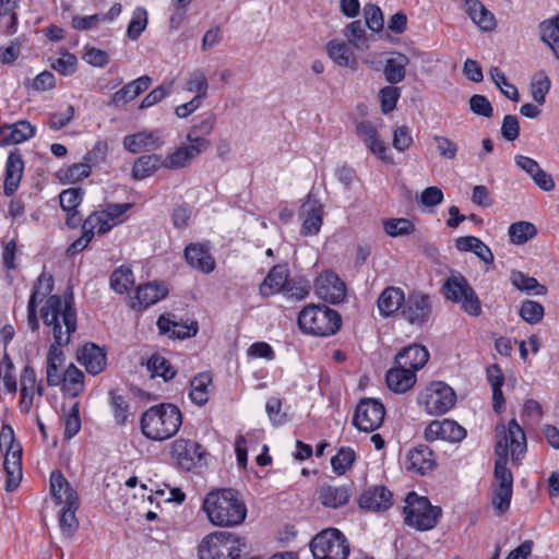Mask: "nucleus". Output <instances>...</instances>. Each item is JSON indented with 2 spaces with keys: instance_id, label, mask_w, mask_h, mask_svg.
I'll use <instances>...</instances> for the list:
<instances>
[{
  "instance_id": "nucleus-1",
  "label": "nucleus",
  "mask_w": 559,
  "mask_h": 559,
  "mask_svg": "<svg viewBox=\"0 0 559 559\" xmlns=\"http://www.w3.org/2000/svg\"><path fill=\"white\" fill-rule=\"evenodd\" d=\"M497 443L495 447V469L493 476L496 485H506L513 487V475L508 468L509 449L511 450L512 461H520L526 451V438L524 430L518 424L516 419H511L506 427L503 424L496 426Z\"/></svg>"
},
{
  "instance_id": "nucleus-2",
  "label": "nucleus",
  "mask_w": 559,
  "mask_h": 559,
  "mask_svg": "<svg viewBox=\"0 0 559 559\" xmlns=\"http://www.w3.org/2000/svg\"><path fill=\"white\" fill-rule=\"evenodd\" d=\"M202 509L215 526H237L247 518V506L239 492L233 488H216L207 492Z\"/></svg>"
},
{
  "instance_id": "nucleus-3",
  "label": "nucleus",
  "mask_w": 559,
  "mask_h": 559,
  "mask_svg": "<svg viewBox=\"0 0 559 559\" xmlns=\"http://www.w3.org/2000/svg\"><path fill=\"white\" fill-rule=\"evenodd\" d=\"M182 424L178 406L162 403L146 409L140 419L142 433L150 440L163 441L175 436Z\"/></svg>"
},
{
  "instance_id": "nucleus-4",
  "label": "nucleus",
  "mask_w": 559,
  "mask_h": 559,
  "mask_svg": "<svg viewBox=\"0 0 559 559\" xmlns=\"http://www.w3.org/2000/svg\"><path fill=\"white\" fill-rule=\"evenodd\" d=\"M247 545L243 537L226 531L206 535L198 547L200 559H240Z\"/></svg>"
},
{
  "instance_id": "nucleus-5",
  "label": "nucleus",
  "mask_w": 559,
  "mask_h": 559,
  "mask_svg": "<svg viewBox=\"0 0 559 559\" xmlns=\"http://www.w3.org/2000/svg\"><path fill=\"white\" fill-rule=\"evenodd\" d=\"M299 329L316 336L334 335L342 326V317L325 305H309L298 314Z\"/></svg>"
},
{
  "instance_id": "nucleus-6",
  "label": "nucleus",
  "mask_w": 559,
  "mask_h": 559,
  "mask_svg": "<svg viewBox=\"0 0 559 559\" xmlns=\"http://www.w3.org/2000/svg\"><path fill=\"white\" fill-rule=\"evenodd\" d=\"M403 514L404 523L407 526L424 532L437 526L442 515V509L438 506H432L427 497L411 491L405 497Z\"/></svg>"
},
{
  "instance_id": "nucleus-7",
  "label": "nucleus",
  "mask_w": 559,
  "mask_h": 559,
  "mask_svg": "<svg viewBox=\"0 0 559 559\" xmlns=\"http://www.w3.org/2000/svg\"><path fill=\"white\" fill-rule=\"evenodd\" d=\"M313 559H346L349 555V543L337 528H326L317 534L310 542Z\"/></svg>"
},
{
  "instance_id": "nucleus-8",
  "label": "nucleus",
  "mask_w": 559,
  "mask_h": 559,
  "mask_svg": "<svg viewBox=\"0 0 559 559\" xmlns=\"http://www.w3.org/2000/svg\"><path fill=\"white\" fill-rule=\"evenodd\" d=\"M418 404L424 405L430 415H442L451 409L456 402L454 390L443 381H433L418 394Z\"/></svg>"
},
{
  "instance_id": "nucleus-9",
  "label": "nucleus",
  "mask_w": 559,
  "mask_h": 559,
  "mask_svg": "<svg viewBox=\"0 0 559 559\" xmlns=\"http://www.w3.org/2000/svg\"><path fill=\"white\" fill-rule=\"evenodd\" d=\"M385 416L384 405L380 400L362 397L356 406L353 425L364 432H372L381 427Z\"/></svg>"
},
{
  "instance_id": "nucleus-10",
  "label": "nucleus",
  "mask_w": 559,
  "mask_h": 559,
  "mask_svg": "<svg viewBox=\"0 0 559 559\" xmlns=\"http://www.w3.org/2000/svg\"><path fill=\"white\" fill-rule=\"evenodd\" d=\"M170 453L177 465L185 471L202 467L207 454L199 442L185 438L174 441Z\"/></svg>"
},
{
  "instance_id": "nucleus-11",
  "label": "nucleus",
  "mask_w": 559,
  "mask_h": 559,
  "mask_svg": "<svg viewBox=\"0 0 559 559\" xmlns=\"http://www.w3.org/2000/svg\"><path fill=\"white\" fill-rule=\"evenodd\" d=\"M314 292L322 300L337 305L346 296V286L336 273L325 271L316 278Z\"/></svg>"
},
{
  "instance_id": "nucleus-12",
  "label": "nucleus",
  "mask_w": 559,
  "mask_h": 559,
  "mask_svg": "<svg viewBox=\"0 0 559 559\" xmlns=\"http://www.w3.org/2000/svg\"><path fill=\"white\" fill-rule=\"evenodd\" d=\"M431 314L429 296L420 293H413L405 299L402 317L413 325L423 326Z\"/></svg>"
},
{
  "instance_id": "nucleus-13",
  "label": "nucleus",
  "mask_w": 559,
  "mask_h": 559,
  "mask_svg": "<svg viewBox=\"0 0 559 559\" xmlns=\"http://www.w3.org/2000/svg\"><path fill=\"white\" fill-rule=\"evenodd\" d=\"M300 216L304 217L301 235L313 236L320 231L323 223V206L319 199L310 192L301 205Z\"/></svg>"
},
{
  "instance_id": "nucleus-14",
  "label": "nucleus",
  "mask_w": 559,
  "mask_h": 559,
  "mask_svg": "<svg viewBox=\"0 0 559 559\" xmlns=\"http://www.w3.org/2000/svg\"><path fill=\"white\" fill-rule=\"evenodd\" d=\"M425 437L429 441L442 439L460 442L466 437V430L452 419L433 420L425 429Z\"/></svg>"
},
{
  "instance_id": "nucleus-15",
  "label": "nucleus",
  "mask_w": 559,
  "mask_h": 559,
  "mask_svg": "<svg viewBox=\"0 0 559 559\" xmlns=\"http://www.w3.org/2000/svg\"><path fill=\"white\" fill-rule=\"evenodd\" d=\"M358 504L368 511H386L393 504V495L385 486H371L360 495Z\"/></svg>"
},
{
  "instance_id": "nucleus-16",
  "label": "nucleus",
  "mask_w": 559,
  "mask_h": 559,
  "mask_svg": "<svg viewBox=\"0 0 559 559\" xmlns=\"http://www.w3.org/2000/svg\"><path fill=\"white\" fill-rule=\"evenodd\" d=\"M76 360L85 367L90 374L96 376L106 367L107 353L104 347L88 342L78 349Z\"/></svg>"
},
{
  "instance_id": "nucleus-17",
  "label": "nucleus",
  "mask_w": 559,
  "mask_h": 559,
  "mask_svg": "<svg viewBox=\"0 0 559 559\" xmlns=\"http://www.w3.org/2000/svg\"><path fill=\"white\" fill-rule=\"evenodd\" d=\"M3 467L7 473L5 490L14 491L22 480V447L20 443L8 447Z\"/></svg>"
},
{
  "instance_id": "nucleus-18",
  "label": "nucleus",
  "mask_w": 559,
  "mask_h": 559,
  "mask_svg": "<svg viewBox=\"0 0 559 559\" xmlns=\"http://www.w3.org/2000/svg\"><path fill=\"white\" fill-rule=\"evenodd\" d=\"M24 171V162L19 148L10 151L5 164L3 192L7 197L15 193Z\"/></svg>"
},
{
  "instance_id": "nucleus-19",
  "label": "nucleus",
  "mask_w": 559,
  "mask_h": 559,
  "mask_svg": "<svg viewBox=\"0 0 559 559\" xmlns=\"http://www.w3.org/2000/svg\"><path fill=\"white\" fill-rule=\"evenodd\" d=\"M429 357V352L424 345L412 344L397 353L395 362L400 367L413 370L416 373V371L425 367Z\"/></svg>"
},
{
  "instance_id": "nucleus-20",
  "label": "nucleus",
  "mask_w": 559,
  "mask_h": 559,
  "mask_svg": "<svg viewBox=\"0 0 559 559\" xmlns=\"http://www.w3.org/2000/svg\"><path fill=\"white\" fill-rule=\"evenodd\" d=\"M35 127L27 120L0 127V145L19 144L35 135Z\"/></svg>"
},
{
  "instance_id": "nucleus-21",
  "label": "nucleus",
  "mask_w": 559,
  "mask_h": 559,
  "mask_svg": "<svg viewBox=\"0 0 559 559\" xmlns=\"http://www.w3.org/2000/svg\"><path fill=\"white\" fill-rule=\"evenodd\" d=\"M352 495L350 485H323L318 491V499L325 508L338 509L347 504Z\"/></svg>"
},
{
  "instance_id": "nucleus-22",
  "label": "nucleus",
  "mask_w": 559,
  "mask_h": 559,
  "mask_svg": "<svg viewBox=\"0 0 559 559\" xmlns=\"http://www.w3.org/2000/svg\"><path fill=\"white\" fill-rule=\"evenodd\" d=\"M289 280V271L285 264L274 265L260 285V294L269 297L276 293H283Z\"/></svg>"
},
{
  "instance_id": "nucleus-23",
  "label": "nucleus",
  "mask_w": 559,
  "mask_h": 559,
  "mask_svg": "<svg viewBox=\"0 0 559 559\" xmlns=\"http://www.w3.org/2000/svg\"><path fill=\"white\" fill-rule=\"evenodd\" d=\"M357 134L364 141L366 146L379 158L385 162H392V158L386 156L388 147L379 140L378 131L371 121H361L356 127Z\"/></svg>"
},
{
  "instance_id": "nucleus-24",
  "label": "nucleus",
  "mask_w": 559,
  "mask_h": 559,
  "mask_svg": "<svg viewBox=\"0 0 559 559\" xmlns=\"http://www.w3.org/2000/svg\"><path fill=\"white\" fill-rule=\"evenodd\" d=\"M152 84V78L150 75H142L121 87L119 91L112 94L109 105L116 107L124 105L140 94L145 92Z\"/></svg>"
},
{
  "instance_id": "nucleus-25",
  "label": "nucleus",
  "mask_w": 559,
  "mask_h": 559,
  "mask_svg": "<svg viewBox=\"0 0 559 559\" xmlns=\"http://www.w3.org/2000/svg\"><path fill=\"white\" fill-rule=\"evenodd\" d=\"M407 469L415 471L420 475L433 469L436 466L435 454L426 444H419L407 454Z\"/></svg>"
},
{
  "instance_id": "nucleus-26",
  "label": "nucleus",
  "mask_w": 559,
  "mask_h": 559,
  "mask_svg": "<svg viewBox=\"0 0 559 559\" xmlns=\"http://www.w3.org/2000/svg\"><path fill=\"white\" fill-rule=\"evenodd\" d=\"M185 258L187 263L202 271L211 273L215 269V260L212 254L200 243H190L185 249Z\"/></svg>"
},
{
  "instance_id": "nucleus-27",
  "label": "nucleus",
  "mask_w": 559,
  "mask_h": 559,
  "mask_svg": "<svg viewBox=\"0 0 559 559\" xmlns=\"http://www.w3.org/2000/svg\"><path fill=\"white\" fill-rule=\"evenodd\" d=\"M405 302L404 292L394 286H389L380 294L377 305L380 314L383 318H389L395 314Z\"/></svg>"
},
{
  "instance_id": "nucleus-28",
  "label": "nucleus",
  "mask_w": 559,
  "mask_h": 559,
  "mask_svg": "<svg viewBox=\"0 0 559 559\" xmlns=\"http://www.w3.org/2000/svg\"><path fill=\"white\" fill-rule=\"evenodd\" d=\"M417 377L413 370L405 369L399 365L386 371L385 382L388 388L394 393H405L416 383Z\"/></svg>"
},
{
  "instance_id": "nucleus-29",
  "label": "nucleus",
  "mask_w": 559,
  "mask_h": 559,
  "mask_svg": "<svg viewBox=\"0 0 559 559\" xmlns=\"http://www.w3.org/2000/svg\"><path fill=\"white\" fill-rule=\"evenodd\" d=\"M157 328L162 334H169L173 338L185 340L194 336L198 333L199 325L197 321L190 324L176 322L164 314L157 319Z\"/></svg>"
},
{
  "instance_id": "nucleus-30",
  "label": "nucleus",
  "mask_w": 559,
  "mask_h": 559,
  "mask_svg": "<svg viewBox=\"0 0 559 559\" xmlns=\"http://www.w3.org/2000/svg\"><path fill=\"white\" fill-rule=\"evenodd\" d=\"M122 143L128 152L136 154L141 151L155 150L159 147L163 142L159 136H157L156 132H138L124 136Z\"/></svg>"
},
{
  "instance_id": "nucleus-31",
  "label": "nucleus",
  "mask_w": 559,
  "mask_h": 559,
  "mask_svg": "<svg viewBox=\"0 0 559 559\" xmlns=\"http://www.w3.org/2000/svg\"><path fill=\"white\" fill-rule=\"evenodd\" d=\"M168 295L165 283L148 282L140 285L135 292V299L141 308L145 309Z\"/></svg>"
},
{
  "instance_id": "nucleus-32",
  "label": "nucleus",
  "mask_w": 559,
  "mask_h": 559,
  "mask_svg": "<svg viewBox=\"0 0 559 559\" xmlns=\"http://www.w3.org/2000/svg\"><path fill=\"white\" fill-rule=\"evenodd\" d=\"M464 10L483 31H491L496 26L493 14L479 0H464Z\"/></svg>"
},
{
  "instance_id": "nucleus-33",
  "label": "nucleus",
  "mask_w": 559,
  "mask_h": 559,
  "mask_svg": "<svg viewBox=\"0 0 559 559\" xmlns=\"http://www.w3.org/2000/svg\"><path fill=\"white\" fill-rule=\"evenodd\" d=\"M213 377L209 371L200 372L190 381L189 396L198 406H203L210 399V386L212 385Z\"/></svg>"
},
{
  "instance_id": "nucleus-34",
  "label": "nucleus",
  "mask_w": 559,
  "mask_h": 559,
  "mask_svg": "<svg viewBox=\"0 0 559 559\" xmlns=\"http://www.w3.org/2000/svg\"><path fill=\"white\" fill-rule=\"evenodd\" d=\"M510 282L512 286L527 295L545 296L548 292L547 287L540 284L535 277L528 276L525 273L511 270Z\"/></svg>"
},
{
  "instance_id": "nucleus-35",
  "label": "nucleus",
  "mask_w": 559,
  "mask_h": 559,
  "mask_svg": "<svg viewBox=\"0 0 559 559\" xmlns=\"http://www.w3.org/2000/svg\"><path fill=\"white\" fill-rule=\"evenodd\" d=\"M329 57L341 67L355 69L357 59L349 45L336 39L330 40L326 45Z\"/></svg>"
},
{
  "instance_id": "nucleus-36",
  "label": "nucleus",
  "mask_w": 559,
  "mask_h": 559,
  "mask_svg": "<svg viewBox=\"0 0 559 559\" xmlns=\"http://www.w3.org/2000/svg\"><path fill=\"white\" fill-rule=\"evenodd\" d=\"M392 58L385 61L383 73L386 82L394 85L402 82L406 75V67L409 59L406 55L394 52Z\"/></svg>"
},
{
  "instance_id": "nucleus-37",
  "label": "nucleus",
  "mask_w": 559,
  "mask_h": 559,
  "mask_svg": "<svg viewBox=\"0 0 559 559\" xmlns=\"http://www.w3.org/2000/svg\"><path fill=\"white\" fill-rule=\"evenodd\" d=\"M78 507V495H74L70 491L67 502H64V507L62 508L59 520L62 534L67 537L72 536L79 527V521L75 516Z\"/></svg>"
},
{
  "instance_id": "nucleus-38",
  "label": "nucleus",
  "mask_w": 559,
  "mask_h": 559,
  "mask_svg": "<svg viewBox=\"0 0 559 559\" xmlns=\"http://www.w3.org/2000/svg\"><path fill=\"white\" fill-rule=\"evenodd\" d=\"M471 284L461 273L452 274L449 276L441 288L444 298L457 304L462 297L469 292Z\"/></svg>"
},
{
  "instance_id": "nucleus-39",
  "label": "nucleus",
  "mask_w": 559,
  "mask_h": 559,
  "mask_svg": "<svg viewBox=\"0 0 559 559\" xmlns=\"http://www.w3.org/2000/svg\"><path fill=\"white\" fill-rule=\"evenodd\" d=\"M163 165V157L158 154L142 155L135 159L131 176L134 180H143L152 176Z\"/></svg>"
},
{
  "instance_id": "nucleus-40",
  "label": "nucleus",
  "mask_w": 559,
  "mask_h": 559,
  "mask_svg": "<svg viewBox=\"0 0 559 559\" xmlns=\"http://www.w3.org/2000/svg\"><path fill=\"white\" fill-rule=\"evenodd\" d=\"M61 379L62 391L73 397L78 396L84 389V373L74 364H70Z\"/></svg>"
},
{
  "instance_id": "nucleus-41",
  "label": "nucleus",
  "mask_w": 559,
  "mask_h": 559,
  "mask_svg": "<svg viewBox=\"0 0 559 559\" xmlns=\"http://www.w3.org/2000/svg\"><path fill=\"white\" fill-rule=\"evenodd\" d=\"M78 495L76 491L70 486L62 472L55 469L50 474V492L57 504L67 502L69 492Z\"/></svg>"
},
{
  "instance_id": "nucleus-42",
  "label": "nucleus",
  "mask_w": 559,
  "mask_h": 559,
  "mask_svg": "<svg viewBox=\"0 0 559 559\" xmlns=\"http://www.w3.org/2000/svg\"><path fill=\"white\" fill-rule=\"evenodd\" d=\"M365 27H367L365 23L356 20L347 24L343 31V35L348 40V44L359 50L368 48V35Z\"/></svg>"
},
{
  "instance_id": "nucleus-43",
  "label": "nucleus",
  "mask_w": 559,
  "mask_h": 559,
  "mask_svg": "<svg viewBox=\"0 0 559 559\" xmlns=\"http://www.w3.org/2000/svg\"><path fill=\"white\" fill-rule=\"evenodd\" d=\"M110 287L118 294L128 293L134 285V275L131 267L121 265L116 269L109 278Z\"/></svg>"
},
{
  "instance_id": "nucleus-44",
  "label": "nucleus",
  "mask_w": 559,
  "mask_h": 559,
  "mask_svg": "<svg viewBox=\"0 0 559 559\" xmlns=\"http://www.w3.org/2000/svg\"><path fill=\"white\" fill-rule=\"evenodd\" d=\"M508 234L513 245H523L537 235V228L533 223L520 221L510 225Z\"/></svg>"
},
{
  "instance_id": "nucleus-45",
  "label": "nucleus",
  "mask_w": 559,
  "mask_h": 559,
  "mask_svg": "<svg viewBox=\"0 0 559 559\" xmlns=\"http://www.w3.org/2000/svg\"><path fill=\"white\" fill-rule=\"evenodd\" d=\"M146 367L152 377H162L165 381L174 379L177 373L169 360L158 354L148 358Z\"/></svg>"
},
{
  "instance_id": "nucleus-46",
  "label": "nucleus",
  "mask_w": 559,
  "mask_h": 559,
  "mask_svg": "<svg viewBox=\"0 0 559 559\" xmlns=\"http://www.w3.org/2000/svg\"><path fill=\"white\" fill-rule=\"evenodd\" d=\"M62 299L59 295H50L41 308V319L46 326L52 328L62 317Z\"/></svg>"
},
{
  "instance_id": "nucleus-47",
  "label": "nucleus",
  "mask_w": 559,
  "mask_h": 559,
  "mask_svg": "<svg viewBox=\"0 0 559 559\" xmlns=\"http://www.w3.org/2000/svg\"><path fill=\"white\" fill-rule=\"evenodd\" d=\"M62 299V322L70 332L76 331V309L74 308V295L72 287H68Z\"/></svg>"
},
{
  "instance_id": "nucleus-48",
  "label": "nucleus",
  "mask_w": 559,
  "mask_h": 559,
  "mask_svg": "<svg viewBox=\"0 0 559 559\" xmlns=\"http://www.w3.org/2000/svg\"><path fill=\"white\" fill-rule=\"evenodd\" d=\"M512 493V486L493 485L491 502L498 515L504 514L510 509Z\"/></svg>"
},
{
  "instance_id": "nucleus-49",
  "label": "nucleus",
  "mask_w": 559,
  "mask_h": 559,
  "mask_svg": "<svg viewBox=\"0 0 559 559\" xmlns=\"http://www.w3.org/2000/svg\"><path fill=\"white\" fill-rule=\"evenodd\" d=\"M489 74L495 84L500 88L502 94L512 102L520 100L518 88L508 82L506 74L497 67H491Z\"/></svg>"
},
{
  "instance_id": "nucleus-50",
  "label": "nucleus",
  "mask_w": 559,
  "mask_h": 559,
  "mask_svg": "<svg viewBox=\"0 0 559 559\" xmlns=\"http://www.w3.org/2000/svg\"><path fill=\"white\" fill-rule=\"evenodd\" d=\"M519 314L525 322L536 324L543 320L545 309L538 301L526 299L522 301Z\"/></svg>"
},
{
  "instance_id": "nucleus-51",
  "label": "nucleus",
  "mask_w": 559,
  "mask_h": 559,
  "mask_svg": "<svg viewBox=\"0 0 559 559\" xmlns=\"http://www.w3.org/2000/svg\"><path fill=\"white\" fill-rule=\"evenodd\" d=\"M551 82L549 76L544 72H537L532 80L531 90L533 99L543 105L546 102V95L549 92Z\"/></svg>"
},
{
  "instance_id": "nucleus-52",
  "label": "nucleus",
  "mask_w": 559,
  "mask_h": 559,
  "mask_svg": "<svg viewBox=\"0 0 559 559\" xmlns=\"http://www.w3.org/2000/svg\"><path fill=\"white\" fill-rule=\"evenodd\" d=\"M356 460V453L350 448H341L336 455L331 459L333 472L337 475H344L352 467Z\"/></svg>"
},
{
  "instance_id": "nucleus-53",
  "label": "nucleus",
  "mask_w": 559,
  "mask_h": 559,
  "mask_svg": "<svg viewBox=\"0 0 559 559\" xmlns=\"http://www.w3.org/2000/svg\"><path fill=\"white\" fill-rule=\"evenodd\" d=\"M92 173V166L86 163H76L69 166L66 170H60L59 178L67 183H74L87 178Z\"/></svg>"
},
{
  "instance_id": "nucleus-54",
  "label": "nucleus",
  "mask_w": 559,
  "mask_h": 559,
  "mask_svg": "<svg viewBox=\"0 0 559 559\" xmlns=\"http://www.w3.org/2000/svg\"><path fill=\"white\" fill-rule=\"evenodd\" d=\"M365 25L374 33L383 29L384 17L380 7L373 3H366L362 9Z\"/></svg>"
},
{
  "instance_id": "nucleus-55",
  "label": "nucleus",
  "mask_w": 559,
  "mask_h": 559,
  "mask_svg": "<svg viewBox=\"0 0 559 559\" xmlns=\"http://www.w3.org/2000/svg\"><path fill=\"white\" fill-rule=\"evenodd\" d=\"M384 231L391 237L411 235L415 231V225L407 218H389L383 222Z\"/></svg>"
},
{
  "instance_id": "nucleus-56",
  "label": "nucleus",
  "mask_w": 559,
  "mask_h": 559,
  "mask_svg": "<svg viewBox=\"0 0 559 559\" xmlns=\"http://www.w3.org/2000/svg\"><path fill=\"white\" fill-rule=\"evenodd\" d=\"M147 25V12L144 8H136L133 11L132 19L127 28V36L131 40H136L144 32Z\"/></svg>"
},
{
  "instance_id": "nucleus-57",
  "label": "nucleus",
  "mask_w": 559,
  "mask_h": 559,
  "mask_svg": "<svg viewBox=\"0 0 559 559\" xmlns=\"http://www.w3.org/2000/svg\"><path fill=\"white\" fill-rule=\"evenodd\" d=\"M310 282L302 276L289 278L283 294L298 300L304 299L310 292Z\"/></svg>"
},
{
  "instance_id": "nucleus-58",
  "label": "nucleus",
  "mask_w": 559,
  "mask_h": 559,
  "mask_svg": "<svg viewBox=\"0 0 559 559\" xmlns=\"http://www.w3.org/2000/svg\"><path fill=\"white\" fill-rule=\"evenodd\" d=\"M401 97V88L391 85L384 86L379 92L381 111L384 115L390 114L396 108V104Z\"/></svg>"
},
{
  "instance_id": "nucleus-59",
  "label": "nucleus",
  "mask_w": 559,
  "mask_h": 559,
  "mask_svg": "<svg viewBox=\"0 0 559 559\" xmlns=\"http://www.w3.org/2000/svg\"><path fill=\"white\" fill-rule=\"evenodd\" d=\"M109 395L115 421L118 426H123L128 419L129 404L126 399L117 394L115 390H110Z\"/></svg>"
},
{
  "instance_id": "nucleus-60",
  "label": "nucleus",
  "mask_w": 559,
  "mask_h": 559,
  "mask_svg": "<svg viewBox=\"0 0 559 559\" xmlns=\"http://www.w3.org/2000/svg\"><path fill=\"white\" fill-rule=\"evenodd\" d=\"M207 79L202 71L195 70L190 73L189 79L186 82V90L188 92H195V97L205 99L207 97Z\"/></svg>"
},
{
  "instance_id": "nucleus-61",
  "label": "nucleus",
  "mask_w": 559,
  "mask_h": 559,
  "mask_svg": "<svg viewBox=\"0 0 559 559\" xmlns=\"http://www.w3.org/2000/svg\"><path fill=\"white\" fill-rule=\"evenodd\" d=\"M76 67L78 59L69 51L61 52L59 58L51 61V68L64 76L72 75L76 71Z\"/></svg>"
},
{
  "instance_id": "nucleus-62",
  "label": "nucleus",
  "mask_w": 559,
  "mask_h": 559,
  "mask_svg": "<svg viewBox=\"0 0 559 559\" xmlns=\"http://www.w3.org/2000/svg\"><path fill=\"white\" fill-rule=\"evenodd\" d=\"M84 191L82 188H71L63 190L60 195V206L64 212L76 210L82 202Z\"/></svg>"
},
{
  "instance_id": "nucleus-63",
  "label": "nucleus",
  "mask_w": 559,
  "mask_h": 559,
  "mask_svg": "<svg viewBox=\"0 0 559 559\" xmlns=\"http://www.w3.org/2000/svg\"><path fill=\"white\" fill-rule=\"evenodd\" d=\"M192 159L188 148L180 146L166 158H163V165L168 169H179L186 167Z\"/></svg>"
},
{
  "instance_id": "nucleus-64",
  "label": "nucleus",
  "mask_w": 559,
  "mask_h": 559,
  "mask_svg": "<svg viewBox=\"0 0 559 559\" xmlns=\"http://www.w3.org/2000/svg\"><path fill=\"white\" fill-rule=\"evenodd\" d=\"M52 289H53V277L51 274L44 272L38 276L31 295L36 296V302L38 300L43 301V299L45 297L50 296V293L52 292Z\"/></svg>"
}]
</instances>
